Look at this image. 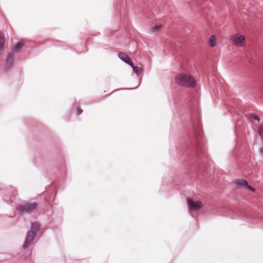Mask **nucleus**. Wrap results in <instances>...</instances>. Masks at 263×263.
<instances>
[{"label":"nucleus","instance_id":"obj_1","mask_svg":"<svg viewBox=\"0 0 263 263\" xmlns=\"http://www.w3.org/2000/svg\"><path fill=\"white\" fill-rule=\"evenodd\" d=\"M191 137L193 141V144L196 147V149L197 151H198L199 148L201 146V145L202 142V132L198 119L195 122L193 123Z\"/></svg>","mask_w":263,"mask_h":263},{"label":"nucleus","instance_id":"obj_2","mask_svg":"<svg viewBox=\"0 0 263 263\" xmlns=\"http://www.w3.org/2000/svg\"><path fill=\"white\" fill-rule=\"evenodd\" d=\"M175 81L179 85L188 88L195 87L196 85V81L193 77L184 73L177 76Z\"/></svg>","mask_w":263,"mask_h":263},{"label":"nucleus","instance_id":"obj_3","mask_svg":"<svg viewBox=\"0 0 263 263\" xmlns=\"http://www.w3.org/2000/svg\"><path fill=\"white\" fill-rule=\"evenodd\" d=\"M39 224L37 223H33L31 224L30 231H28L26 234L24 243L22 246L23 249H27L33 244V238L35 233L38 231Z\"/></svg>","mask_w":263,"mask_h":263},{"label":"nucleus","instance_id":"obj_4","mask_svg":"<svg viewBox=\"0 0 263 263\" xmlns=\"http://www.w3.org/2000/svg\"><path fill=\"white\" fill-rule=\"evenodd\" d=\"M231 41L233 44L241 47L245 44V37L243 35L235 34L231 36Z\"/></svg>","mask_w":263,"mask_h":263},{"label":"nucleus","instance_id":"obj_5","mask_svg":"<svg viewBox=\"0 0 263 263\" xmlns=\"http://www.w3.org/2000/svg\"><path fill=\"white\" fill-rule=\"evenodd\" d=\"M36 208V204L35 203H27L23 204L20 211L23 213H30L34 212Z\"/></svg>","mask_w":263,"mask_h":263},{"label":"nucleus","instance_id":"obj_6","mask_svg":"<svg viewBox=\"0 0 263 263\" xmlns=\"http://www.w3.org/2000/svg\"><path fill=\"white\" fill-rule=\"evenodd\" d=\"M8 60L6 61L5 66L4 70L8 71L11 69L13 66V63H12L13 60V55L12 53H9L8 54Z\"/></svg>","mask_w":263,"mask_h":263},{"label":"nucleus","instance_id":"obj_7","mask_svg":"<svg viewBox=\"0 0 263 263\" xmlns=\"http://www.w3.org/2000/svg\"><path fill=\"white\" fill-rule=\"evenodd\" d=\"M202 205L201 201H197L196 202H191L189 203V210H193L194 211H198Z\"/></svg>","mask_w":263,"mask_h":263},{"label":"nucleus","instance_id":"obj_8","mask_svg":"<svg viewBox=\"0 0 263 263\" xmlns=\"http://www.w3.org/2000/svg\"><path fill=\"white\" fill-rule=\"evenodd\" d=\"M234 183L236 186L241 188L246 189L247 187H248V182L244 179L236 180L235 181Z\"/></svg>","mask_w":263,"mask_h":263},{"label":"nucleus","instance_id":"obj_9","mask_svg":"<svg viewBox=\"0 0 263 263\" xmlns=\"http://www.w3.org/2000/svg\"><path fill=\"white\" fill-rule=\"evenodd\" d=\"M118 56L119 58L124 63L126 62V60H128V58H129L125 53L123 52H119L118 54Z\"/></svg>","mask_w":263,"mask_h":263},{"label":"nucleus","instance_id":"obj_10","mask_svg":"<svg viewBox=\"0 0 263 263\" xmlns=\"http://www.w3.org/2000/svg\"><path fill=\"white\" fill-rule=\"evenodd\" d=\"M132 68H133V73H135L137 75H139L141 73V68L138 66H136L135 65L132 67Z\"/></svg>","mask_w":263,"mask_h":263},{"label":"nucleus","instance_id":"obj_11","mask_svg":"<svg viewBox=\"0 0 263 263\" xmlns=\"http://www.w3.org/2000/svg\"><path fill=\"white\" fill-rule=\"evenodd\" d=\"M161 28V25H155L151 29V32L153 33H157Z\"/></svg>","mask_w":263,"mask_h":263},{"label":"nucleus","instance_id":"obj_12","mask_svg":"<svg viewBox=\"0 0 263 263\" xmlns=\"http://www.w3.org/2000/svg\"><path fill=\"white\" fill-rule=\"evenodd\" d=\"M24 45L23 42L18 43L16 44L14 47V51L18 52L22 48H23Z\"/></svg>","mask_w":263,"mask_h":263},{"label":"nucleus","instance_id":"obj_13","mask_svg":"<svg viewBox=\"0 0 263 263\" xmlns=\"http://www.w3.org/2000/svg\"><path fill=\"white\" fill-rule=\"evenodd\" d=\"M4 43L3 40V33L0 32V51L4 50Z\"/></svg>","mask_w":263,"mask_h":263},{"label":"nucleus","instance_id":"obj_14","mask_svg":"<svg viewBox=\"0 0 263 263\" xmlns=\"http://www.w3.org/2000/svg\"><path fill=\"white\" fill-rule=\"evenodd\" d=\"M210 45L212 47H215L216 46L215 39L213 35H212L210 39Z\"/></svg>","mask_w":263,"mask_h":263},{"label":"nucleus","instance_id":"obj_15","mask_svg":"<svg viewBox=\"0 0 263 263\" xmlns=\"http://www.w3.org/2000/svg\"><path fill=\"white\" fill-rule=\"evenodd\" d=\"M258 132L260 136H262L263 135V126L260 125L259 126Z\"/></svg>","mask_w":263,"mask_h":263},{"label":"nucleus","instance_id":"obj_16","mask_svg":"<svg viewBox=\"0 0 263 263\" xmlns=\"http://www.w3.org/2000/svg\"><path fill=\"white\" fill-rule=\"evenodd\" d=\"M126 62H125L126 64L129 65L131 67H133L134 65L130 58H128V60H126Z\"/></svg>","mask_w":263,"mask_h":263},{"label":"nucleus","instance_id":"obj_17","mask_svg":"<svg viewBox=\"0 0 263 263\" xmlns=\"http://www.w3.org/2000/svg\"><path fill=\"white\" fill-rule=\"evenodd\" d=\"M251 117L255 120L257 121L258 122L260 121V118H258L255 114H251Z\"/></svg>","mask_w":263,"mask_h":263},{"label":"nucleus","instance_id":"obj_18","mask_svg":"<svg viewBox=\"0 0 263 263\" xmlns=\"http://www.w3.org/2000/svg\"><path fill=\"white\" fill-rule=\"evenodd\" d=\"M246 189H248L249 191H251L252 192H254L255 191V190L254 188L249 186V185L248 187H247Z\"/></svg>","mask_w":263,"mask_h":263},{"label":"nucleus","instance_id":"obj_19","mask_svg":"<svg viewBox=\"0 0 263 263\" xmlns=\"http://www.w3.org/2000/svg\"><path fill=\"white\" fill-rule=\"evenodd\" d=\"M82 111H83V110L81 109L78 108L77 109V115H78V116L80 115L82 112Z\"/></svg>","mask_w":263,"mask_h":263},{"label":"nucleus","instance_id":"obj_20","mask_svg":"<svg viewBox=\"0 0 263 263\" xmlns=\"http://www.w3.org/2000/svg\"><path fill=\"white\" fill-rule=\"evenodd\" d=\"M259 153L263 155V147L260 148L259 149Z\"/></svg>","mask_w":263,"mask_h":263},{"label":"nucleus","instance_id":"obj_21","mask_svg":"<svg viewBox=\"0 0 263 263\" xmlns=\"http://www.w3.org/2000/svg\"><path fill=\"white\" fill-rule=\"evenodd\" d=\"M239 217H242V214H240L239 215H238Z\"/></svg>","mask_w":263,"mask_h":263}]
</instances>
